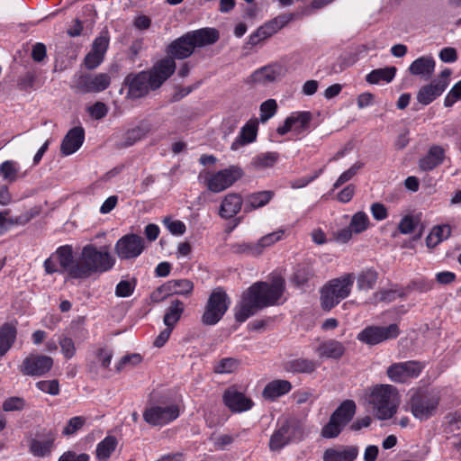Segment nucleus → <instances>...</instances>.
<instances>
[{"label":"nucleus","instance_id":"f257e3e1","mask_svg":"<svg viewBox=\"0 0 461 461\" xmlns=\"http://www.w3.org/2000/svg\"><path fill=\"white\" fill-rule=\"evenodd\" d=\"M285 279L276 276L267 282H256L241 295L240 302L236 305L234 317L236 321L244 322L259 310L275 305L285 291Z\"/></svg>","mask_w":461,"mask_h":461},{"label":"nucleus","instance_id":"f03ea898","mask_svg":"<svg viewBox=\"0 0 461 461\" xmlns=\"http://www.w3.org/2000/svg\"><path fill=\"white\" fill-rule=\"evenodd\" d=\"M176 62L171 59L158 60L149 70L131 73L125 77L128 95L133 99L141 98L150 91L158 89L175 72Z\"/></svg>","mask_w":461,"mask_h":461},{"label":"nucleus","instance_id":"7ed1b4c3","mask_svg":"<svg viewBox=\"0 0 461 461\" xmlns=\"http://www.w3.org/2000/svg\"><path fill=\"white\" fill-rule=\"evenodd\" d=\"M114 259L107 250H98L94 245H86L75 266L69 269V276L73 278H87L95 273H103L111 269Z\"/></svg>","mask_w":461,"mask_h":461},{"label":"nucleus","instance_id":"20e7f679","mask_svg":"<svg viewBox=\"0 0 461 461\" xmlns=\"http://www.w3.org/2000/svg\"><path fill=\"white\" fill-rule=\"evenodd\" d=\"M369 402L379 420L391 419L396 413L400 403L399 392L392 384L375 385L369 395Z\"/></svg>","mask_w":461,"mask_h":461},{"label":"nucleus","instance_id":"39448f33","mask_svg":"<svg viewBox=\"0 0 461 461\" xmlns=\"http://www.w3.org/2000/svg\"><path fill=\"white\" fill-rule=\"evenodd\" d=\"M304 436V429L300 420L288 417L282 420L270 437L268 447L273 452L280 451L288 444L301 440Z\"/></svg>","mask_w":461,"mask_h":461},{"label":"nucleus","instance_id":"423d86ee","mask_svg":"<svg viewBox=\"0 0 461 461\" xmlns=\"http://www.w3.org/2000/svg\"><path fill=\"white\" fill-rule=\"evenodd\" d=\"M440 396L438 392L418 389L411 396L408 405L411 414L420 420H425L436 414Z\"/></svg>","mask_w":461,"mask_h":461},{"label":"nucleus","instance_id":"0eeeda50","mask_svg":"<svg viewBox=\"0 0 461 461\" xmlns=\"http://www.w3.org/2000/svg\"><path fill=\"white\" fill-rule=\"evenodd\" d=\"M354 276L348 274L340 278L332 279L321 290V304L323 310L330 311L339 302L347 298L353 285Z\"/></svg>","mask_w":461,"mask_h":461},{"label":"nucleus","instance_id":"6e6552de","mask_svg":"<svg viewBox=\"0 0 461 461\" xmlns=\"http://www.w3.org/2000/svg\"><path fill=\"white\" fill-rule=\"evenodd\" d=\"M230 298L222 287L214 288L204 305L201 322L206 326L217 324L229 309Z\"/></svg>","mask_w":461,"mask_h":461},{"label":"nucleus","instance_id":"1a4fd4ad","mask_svg":"<svg viewBox=\"0 0 461 461\" xmlns=\"http://www.w3.org/2000/svg\"><path fill=\"white\" fill-rule=\"evenodd\" d=\"M179 413L176 404L158 401L144 410L143 419L151 426H162L175 420Z\"/></svg>","mask_w":461,"mask_h":461},{"label":"nucleus","instance_id":"9d476101","mask_svg":"<svg viewBox=\"0 0 461 461\" xmlns=\"http://www.w3.org/2000/svg\"><path fill=\"white\" fill-rule=\"evenodd\" d=\"M243 176V170L239 166H230L210 175L205 180L209 191L221 193L230 187Z\"/></svg>","mask_w":461,"mask_h":461},{"label":"nucleus","instance_id":"9b49d317","mask_svg":"<svg viewBox=\"0 0 461 461\" xmlns=\"http://www.w3.org/2000/svg\"><path fill=\"white\" fill-rule=\"evenodd\" d=\"M146 244L142 237L129 233L120 238L114 247V251L122 260L138 258L145 249Z\"/></svg>","mask_w":461,"mask_h":461},{"label":"nucleus","instance_id":"f8f14e48","mask_svg":"<svg viewBox=\"0 0 461 461\" xmlns=\"http://www.w3.org/2000/svg\"><path fill=\"white\" fill-rule=\"evenodd\" d=\"M111 83V77L106 73L91 75L81 73L75 76L72 87L80 93H96L105 90Z\"/></svg>","mask_w":461,"mask_h":461},{"label":"nucleus","instance_id":"ddd939ff","mask_svg":"<svg viewBox=\"0 0 461 461\" xmlns=\"http://www.w3.org/2000/svg\"><path fill=\"white\" fill-rule=\"evenodd\" d=\"M423 368L424 366L420 361L398 362L387 367L386 375L392 382L404 384L418 377Z\"/></svg>","mask_w":461,"mask_h":461},{"label":"nucleus","instance_id":"4468645a","mask_svg":"<svg viewBox=\"0 0 461 461\" xmlns=\"http://www.w3.org/2000/svg\"><path fill=\"white\" fill-rule=\"evenodd\" d=\"M399 335V327L393 323L387 327L368 326L357 334V339L367 345H376L386 339L396 338Z\"/></svg>","mask_w":461,"mask_h":461},{"label":"nucleus","instance_id":"2eb2a0df","mask_svg":"<svg viewBox=\"0 0 461 461\" xmlns=\"http://www.w3.org/2000/svg\"><path fill=\"white\" fill-rule=\"evenodd\" d=\"M52 366L53 359L50 357L31 355L23 361L20 370L25 375L41 376L49 372Z\"/></svg>","mask_w":461,"mask_h":461},{"label":"nucleus","instance_id":"dca6fc26","mask_svg":"<svg viewBox=\"0 0 461 461\" xmlns=\"http://www.w3.org/2000/svg\"><path fill=\"white\" fill-rule=\"evenodd\" d=\"M194 45L189 33H185L183 36L173 41L167 48V53L168 57L167 59H184L190 57L194 51Z\"/></svg>","mask_w":461,"mask_h":461},{"label":"nucleus","instance_id":"f3484780","mask_svg":"<svg viewBox=\"0 0 461 461\" xmlns=\"http://www.w3.org/2000/svg\"><path fill=\"white\" fill-rule=\"evenodd\" d=\"M286 73V69L280 64H272L256 70L251 75V79L255 83L268 84L280 80Z\"/></svg>","mask_w":461,"mask_h":461},{"label":"nucleus","instance_id":"a211bd4d","mask_svg":"<svg viewBox=\"0 0 461 461\" xmlns=\"http://www.w3.org/2000/svg\"><path fill=\"white\" fill-rule=\"evenodd\" d=\"M222 399L224 404L232 411H244L252 407V401L233 388H228L223 393Z\"/></svg>","mask_w":461,"mask_h":461},{"label":"nucleus","instance_id":"6ab92c4d","mask_svg":"<svg viewBox=\"0 0 461 461\" xmlns=\"http://www.w3.org/2000/svg\"><path fill=\"white\" fill-rule=\"evenodd\" d=\"M85 139V131L77 126L70 129L64 137L60 150L64 155H70L76 152L83 144Z\"/></svg>","mask_w":461,"mask_h":461},{"label":"nucleus","instance_id":"aec40b11","mask_svg":"<svg viewBox=\"0 0 461 461\" xmlns=\"http://www.w3.org/2000/svg\"><path fill=\"white\" fill-rule=\"evenodd\" d=\"M242 203L243 199L240 194L230 193L221 201L219 215L222 219H230L240 212Z\"/></svg>","mask_w":461,"mask_h":461},{"label":"nucleus","instance_id":"412c9836","mask_svg":"<svg viewBox=\"0 0 461 461\" xmlns=\"http://www.w3.org/2000/svg\"><path fill=\"white\" fill-rule=\"evenodd\" d=\"M446 90L445 82H434L433 80L422 86L417 92L416 99L422 105H428L440 96Z\"/></svg>","mask_w":461,"mask_h":461},{"label":"nucleus","instance_id":"4be33fe9","mask_svg":"<svg viewBox=\"0 0 461 461\" xmlns=\"http://www.w3.org/2000/svg\"><path fill=\"white\" fill-rule=\"evenodd\" d=\"M445 149L439 145L429 147L427 154L420 158L419 168L421 171H431L443 163Z\"/></svg>","mask_w":461,"mask_h":461},{"label":"nucleus","instance_id":"5701e85b","mask_svg":"<svg viewBox=\"0 0 461 461\" xmlns=\"http://www.w3.org/2000/svg\"><path fill=\"white\" fill-rule=\"evenodd\" d=\"M152 130V126L148 122H140L135 128L128 130L123 135V141L117 142V149H123L132 146L137 141L145 138Z\"/></svg>","mask_w":461,"mask_h":461},{"label":"nucleus","instance_id":"b1692460","mask_svg":"<svg viewBox=\"0 0 461 461\" xmlns=\"http://www.w3.org/2000/svg\"><path fill=\"white\" fill-rule=\"evenodd\" d=\"M435 69V60L430 56H424L415 59L409 67V71L413 76H419L425 80L429 79Z\"/></svg>","mask_w":461,"mask_h":461},{"label":"nucleus","instance_id":"393cba45","mask_svg":"<svg viewBox=\"0 0 461 461\" xmlns=\"http://www.w3.org/2000/svg\"><path fill=\"white\" fill-rule=\"evenodd\" d=\"M320 357L339 359L346 352L345 346L336 339L322 341L316 349Z\"/></svg>","mask_w":461,"mask_h":461},{"label":"nucleus","instance_id":"a878e982","mask_svg":"<svg viewBox=\"0 0 461 461\" xmlns=\"http://www.w3.org/2000/svg\"><path fill=\"white\" fill-rule=\"evenodd\" d=\"M194 48L203 47L215 43L219 38L220 33L214 28H203L192 32H188Z\"/></svg>","mask_w":461,"mask_h":461},{"label":"nucleus","instance_id":"bb28decb","mask_svg":"<svg viewBox=\"0 0 461 461\" xmlns=\"http://www.w3.org/2000/svg\"><path fill=\"white\" fill-rule=\"evenodd\" d=\"M291 389L292 384L289 381L276 379L267 384L262 392V395L267 400L274 401L276 398L289 393Z\"/></svg>","mask_w":461,"mask_h":461},{"label":"nucleus","instance_id":"cd10ccee","mask_svg":"<svg viewBox=\"0 0 461 461\" xmlns=\"http://www.w3.org/2000/svg\"><path fill=\"white\" fill-rule=\"evenodd\" d=\"M358 455L356 446H348L343 449L328 448L324 451L323 461H353Z\"/></svg>","mask_w":461,"mask_h":461},{"label":"nucleus","instance_id":"c85d7f7f","mask_svg":"<svg viewBox=\"0 0 461 461\" xmlns=\"http://www.w3.org/2000/svg\"><path fill=\"white\" fill-rule=\"evenodd\" d=\"M44 436L45 438L43 441L33 438L30 442V451L35 456L42 457L50 455L51 452L55 441V434L51 430H49Z\"/></svg>","mask_w":461,"mask_h":461},{"label":"nucleus","instance_id":"c756f323","mask_svg":"<svg viewBox=\"0 0 461 461\" xmlns=\"http://www.w3.org/2000/svg\"><path fill=\"white\" fill-rule=\"evenodd\" d=\"M258 122H249L241 129L240 137L231 144V149L236 150L240 146L253 142L257 138Z\"/></svg>","mask_w":461,"mask_h":461},{"label":"nucleus","instance_id":"7c9ffc66","mask_svg":"<svg viewBox=\"0 0 461 461\" xmlns=\"http://www.w3.org/2000/svg\"><path fill=\"white\" fill-rule=\"evenodd\" d=\"M16 328L11 323L0 327V357L11 348L16 339Z\"/></svg>","mask_w":461,"mask_h":461},{"label":"nucleus","instance_id":"2f4dec72","mask_svg":"<svg viewBox=\"0 0 461 461\" xmlns=\"http://www.w3.org/2000/svg\"><path fill=\"white\" fill-rule=\"evenodd\" d=\"M284 367L287 372L311 374L315 371L317 365L311 359L295 358L285 362Z\"/></svg>","mask_w":461,"mask_h":461},{"label":"nucleus","instance_id":"473e14b6","mask_svg":"<svg viewBox=\"0 0 461 461\" xmlns=\"http://www.w3.org/2000/svg\"><path fill=\"white\" fill-rule=\"evenodd\" d=\"M185 306L184 303L180 300H174L171 302L170 306L166 310L163 322L164 324L171 329H174V326L180 320L182 313L184 312Z\"/></svg>","mask_w":461,"mask_h":461},{"label":"nucleus","instance_id":"72a5a7b5","mask_svg":"<svg viewBox=\"0 0 461 461\" xmlns=\"http://www.w3.org/2000/svg\"><path fill=\"white\" fill-rule=\"evenodd\" d=\"M356 408L354 401L346 400L333 411L332 415L345 427L354 417Z\"/></svg>","mask_w":461,"mask_h":461},{"label":"nucleus","instance_id":"f704fd0d","mask_svg":"<svg viewBox=\"0 0 461 461\" xmlns=\"http://www.w3.org/2000/svg\"><path fill=\"white\" fill-rule=\"evenodd\" d=\"M274 193L272 191H261L253 193L247 197L245 212L263 207L272 199Z\"/></svg>","mask_w":461,"mask_h":461},{"label":"nucleus","instance_id":"c9c22d12","mask_svg":"<svg viewBox=\"0 0 461 461\" xmlns=\"http://www.w3.org/2000/svg\"><path fill=\"white\" fill-rule=\"evenodd\" d=\"M396 73L395 67H388L384 68H377L372 70L366 75V80L369 84H377L380 81L391 82Z\"/></svg>","mask_w":461,"mask_h":461},{"label":"nucleus","instance_id":"e433bc0d","mask_svg":"<svg viewBox=\"0 0 461 461\" xmlns=\"http://www.w3.org/2000/svg\"><path fill=\"white\" fill-rule=\"evenodd\" d=\"M378 279V273L374 268L363 270L357 276V285L359 290H371Z\"/></svg>","mask_w":461,"mask_h":461},{"label":"nucleus","instance_id":"4c0bfd02","mask_svg":"<svg viewBox=\"0 0 461 461\" xmlns=\"http://www.w3.org/2000/svg\"><path fill=\"white\" fill-rule=\"evenodd\" d=\"M117 439L114 436H107L96 447V457L100 461H106L115 450Z\"/></svg>","mask_w":461,"mask_h":461},{"label":"nucleus","instance_id":"58836bf2","mask_svg":"<svg viewBox=\"0 0 461 461\" xmlns=\"http://www.w3.org/2000/svg\"><path fill=\"white\" fill-rule=\"evenodd\" d=\"M240 359L236 357H223L213 366V372L218 375L232 374L240 366Z\"/></svg>","mask_w":461,"mask_h":461},{"label":"nucleus","instance_id":"ea45409f","mask_svg":"<svg viewBox=\"0 0 461 461\" xmlns=\"http://www.w3.org/2000/svg\"><path fill=\"white\" fill-rule=\"evenodd\" d=\"M175 280H169L158 287L150 295L155 303H160L170 295L176 294V289L174 284Z\"/></svg>","mask_w":461,"mask_h":461},{"label":"nucleus","instance_id":"a19ab883","mask_svg":"<svg viewBox=\"0 0 461 461\" xmlns=\"http://www.w3.org/2000/svg\"><path fill=\"white\" fill-rule=\"evenodd\" d=\"M56 256L60 267L69 273V269L75 266L72 248L68 245L59 247L56 251Z\"/></svg>","mask_w":461,"mask_h":461},{"label":"nucleus","instance_id":"79ce46f5","mask_svg":"<svg viewBox=\"0 0 461 461\" xmlns=\"http://www.w3.org/2000/svg\"><path fill=\"white\" fill-rule=\"evenodd\" d=\"M279 158L277 152H266L257 156L251 163L256 169L272 167Z\"/></svg>","mask_w":461,"mask_h":461},{"label":"nucleus","instance_id":"37998d69","mask_svg":"<svg viewBox=\"0 0 461 461\" xmlns=\"http://www.w3.org/2000/svg\"><path fill=\"white\" fill-rule=\"evenodd\" d=\"M406 294L402 289H382L374 294L375 302H393L397 297L403 298Z\"/></svg>","mask_w":461,"mask_h":461},{"label":"nucleus","instance_id":"c03bdc74","mask_svg":"<svg viewBox=\"0 0 461 461\" xmlns=\"http://www.w3.org/2000/svg\"><path fill=\"white\" fill-rule=\"evenodd\" d=\"M344 426L331 414L329 422L321 429V436L325 438H333L339 435Z\"/></svg>","mask_w":461,"mask_h":461},{"label":"nucleus","instance_id":"a18cd8bd","mask_svg":"<svg viewBox=\"0 0 461 461\" xmlns=\"http://www.w3.org/2000/svg\"><path fill=\"white\" fill-rule=\"evenodd\" d=\"M290 118L294 119V131L301 133L309 128L312 116L310 112H300Z\"/></svg>","mask_w":461,"mask_h":461},{"label":"nucleus","instance_id":"49530a36","mask_svg":"<svg viewBox=\"0 0 461 461\" xmlns=\"http://www.w3.org/2000/svg\"><path fill=\"white\" fill-rule=\"evenodd\" d=\"M369 220L364 212H357L351 219L349 227L355 233H361L368 228Z\"/></svg>","mask_w":461,"mask_h":461},{"label":"nucleus","instance_id":"de8ad7c7","mask_svg":"<svg viewBox=\"0 0 461 461\" xmlns=\"http://www.w3.org/2000/svg\"><path fill=\"white\" fill-rule=\"evenodd\" d=\"M86 422V418L83 416H76L71 418L67 426L64 428L63 435L69 436L81 429Z\"/></svg>","mask_w":461,"mask_h":461},{"label":"nucleus","instance_id":"09e8293b","mask_svg":"<svg viewBox=\"0 0 461 461\" xmlns=\"http://www.w3.org/2000/svg\"><path fill=\"white\" fill-rule=\"evenodd\" d=\"M136 285V280H122L115 288V295L118 297H128L132 294Z\"/></svg>","mask_w":461,"mask_h":461},{"label":"nucleus","instance_id":"8fccbe9b","mask_svg":"<svg viewBox=\"0 0 461 461\" xmlns=\"http://www.w3.org/2000/svg\"><path fill=\"white\" fill-rule=\"evenodd\" d=\"M277 104L276 100L268 99L263 102L260 105V121L262 122H266L269 118H271L276 111Z\"/></svg>","mask_w":461,"mask_h":461},{"label":"nucleus","instance_id":"3c124183","mask_svg":"<svg viewBox=\"0 0 461 461\" xmlns=\"http://www.w3.org/2000/svg\"><path fill=\"white\" fill-rule=\"evenodd\" d=\"M108 46L109 37L107 35V32H105L104 33L102 32L101 35L94 41L91 50L104 57Z\"/></svg>","mask_w":461,"mask_h":461},{"label":"nucleus","instance_id":"603ef678","mask_svg":"<svg viewBox=\"0 0 461 461\" xmlns=\"http://www.w3.org/2000/svg\"><path fill=\"white\" fill-rule=\"evenodd\" d=\"M283 234H284V230H280L278 231L268 233V234L263 236L257 243V246L259 247L260 254L262 253L264 248L271 246L275 242L281 240Z\"/></svg>","mask_w":461,"mask_h":461},{"label":"nucleus","instance_id":"864d4df0","mask_svg":"<svg viewBox=\"0 0 461 461\" xmlns=\"http://www.w3.org/2000/svg\"><path fill=\"white\" fill-rule=\"evenodd\" d=\"M59 343L61 348V352L66 358L70 359L75 356L77 349L71 338L63 337L59 339Z\"/></svg>","mask_w":461,"mask_h":461},{"label":"nucleus","instance_id":"5fc2aeb1","mask_svg":"<svg viewBox=\"0 0 461 461\" xmlns=\"http://www.w3.org/2000/svg\"><path fill=\"white\" fill-rule=\"evenodd\" d=\"M163 223L173 235H183L186 230L185 224L178 220L172 221L169 217H166Z\"/></svg>","mask_w":461,"mask_h":461},{"label":"nucleus","instance_id":"6e6d98bb","mask_svg":"<svg viewBox=\"0 0 461 461\" xmlns=\"http://www.w3.org/2000/svg\"><path fill=\"white\" fill-rule=\"evenodd\" d=\"M313 276L312 269L308 266H299L294 273V280L297 285H304Z\"/></svg>","mask_w":461,"mask_h":461},{"label":"nucleus","instance_id":"4d7b16f0","mask_svg":"<svg viewBox=\"0 0 461 461\" xmlns=\"http://www.w3.org/2000/svg\"><path fill=\"white\" fill-rule=\"evenodd\" d=\"M142 361V357L138 353H132L123 356L119 363L116 365V370L120 372L127 366H134Z\"/></svg>","mask_w":461,"mask_h":461},{"label":"nucleus","instance_id":"13d9d810","mask_svg":"<svg viewBox=\"0 0 461 461\" xmlns=\"http://www.w3.org/2000/svg\"><path fill=\"white\" fill-rule=\"evenodd\" d=\"M362 167L363 163L357 162L354 164L349 169L342 173L334 184V188H338L344 183L349 181Z\"/></svg>","mask_w":461,"mask_h":461},{"label":"nucleus","instance_id":"bf43d9fd","mask_svg":"<svg viewBox=\"0 0 461 461\" xmlns=\"http://www.w3.org/2000/svg\"><path fill=\"white\" fill-rule=\"evenodd\" d=\"M0 174L4 179L13 182L16 179L17 170L15 169L14 163L8 160L1 164Z\"/></svg>","mask_w":461,"mask_h":461},{"label":"nucleus","instance_id":"052dcab7","mask_svg":"<svg viewBox=\"0 0 461 461\" xmlns=\"http://www.w3.org/2000/svg\"><path fill=\"white\" fill-rule=\"evenodd\" d=\"M176 294L189 296L194 290V283L189 279H176L174 282Z\"/></svg>","mask_w":461,"mask_h":461},{"label":"nucleus","instance_id":"680f3d73","mask_svg":"<svg viewBox=\"0 0 461 461\" xmlns=\"http://www.w3.org/2000/svg\"><path fill=\"white\" fill-rule=\"evenodd\" d=\"M433 287V282L426 279H416L411 281L406 287L407 290H414L420 293H427Z\"/></svg>","mask_w":461,"mask_h":461},{"label":"nucleus","instance_id":"e2e57ef3","mask_svg":"<svg viewBox=\"0 0 461 461\" xmlns=\"http://www.w3.org/2000/svg\"><path fill=\"white\" fill-rule=\"evenodd\" d=\"M24 400L21 397H10L3 403L5 411H21L24 408Z\"/></svg>","mask_w":461,"mask_h":461},{"label":"nucleus","instance_id":"0e129e2a","mask_svg":"<svg viewBox=\"0 0 461 461\" xmlns=\"http://www.w3.org/2000/svg\"><path fill=\"white\" fill-rule=\"evenodd\" d=\"M232 249L235 253L240 254H250V255H260L259 247L256 244L251 243H240L232 246Z\"/></svg>","mask_w":461,"mask_h":461},{"label":"nucleus","instance_id":"69168bd1","mask_svg":"<svg viewBox=\"0 0 461 461\" xmlns=\"http://www.w3.org/2000/svg\"><path fill=\"white\" fill-rule=\"evenodd\" d=\"M102 55L90 50L84 59V64L89 70L96 68L104 60Z\"/></svg>","mask_w":461,"mask_h":461},{"label":"nucleus","instance_id":"338daca9","mask_svg":"<svg viewBox=\"0 0 461 461\" xmlns=\"http://www.w3.org/2000/svg\"><path fill=\"white\" fill-rule=\"evenodd\" d=\"M38 388L51 395H57L59 393V385L58 380L41 381L37 383Z\"/></svg>","mask_w":461,"mask_h":461},{"label":"nucleus","instance_id":"774afa93","mask_svg":"<svg viewBox=\"0 0 461 461\" xmlns=\"http://www.w3.org/2000/svg\"><path fill=\"white\" fill-rule=\"evenodd\" d=\"M415 226L416 223L413 217L407 215L401 220L398 229L402 234H409L414 230Z\"/></svg>","mask_w":461,"mask_h":461}]
</instances>
